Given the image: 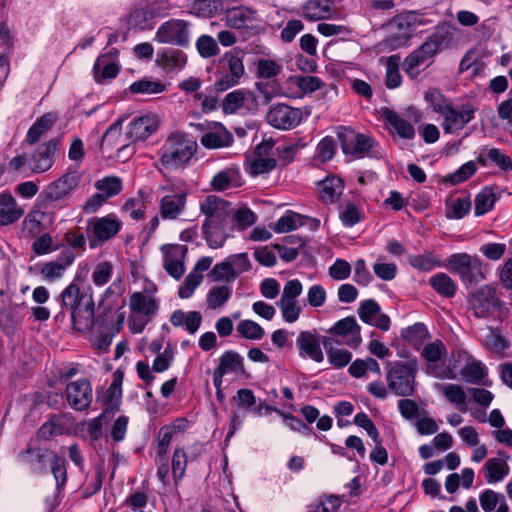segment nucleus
Here are the masks:
<instances>
[{"label":"nucleus","mask_w":512,"mask_h":512,"mask_svg":"<svg viewBox=\"0 0 512 512\" xmlns=\"http://www.w3.org/2000/svg\"><path fill=\"white\" fill-rule=\"evenodd\" d=\"M227 209L228 201L216 195H208L200 202V212L205 215L202 236L212 249L223 247L233 231Z\"/></svg>","instance_id":"f257e3e1"},{"label":"nucleus","mask_w":512,"mask_h":512,"mask_svg":"<svg viewBox=\"0 0 512 512\" xmlns=\"http://www.w3.org/2000/svg\"><path fill=\"white\" fill-rule=\"evenodd\" d=\"M197 150V143L185 135L175 133L170 135L160 154V163L167 170H176L189 163Z\"/></svg>","instance_id":"f03ea898"},{"label":"nucleus","mask_w":512,"mask_h":512,"mask_svg":"<svg viewBox=\"0 0 512 512\" xmlns=\"http://www.w3.org/2000/svg\"><path fill=\"white\" fill-rule=\"evenodd\" d=\"M445 267L466 286H474L486 279L483 262L478 255L454 253L447 258Z\"/></svg>","instance_id":"7ed1b4c3"},{"label":"nucleus","mask_w":512,"mask_h":512,"mask_svg":"<svg viewBox=\"0 0 512 512\" xmlns=\"http://www.w3.org/2000/svg\"><path fill=\"white\" fill-rule=\"evenodd\" d=\"M386 368L388 388L397 396H412L415 392V379L418 370L416 360L387 363Z\"/></svg>","instance_id":"20e7f679"},{"label":"nucleus","mask_w":512,"mask_h":512,"mask_svg":"<svg viewBox=\"0 0 512 512\" xmlns=\"http://www.w3.org/2000/svg\"><path fill=\"white\" fill-rule=\"evenodd\" d=\"M340 147L345 155L356 159L367 157H381L379 146L375 140L353 129L340 127L337 132Z\"/></svg>","instance_id":"39448f33"},{"label":"nucleus","mask_w":512,"mask_h":512,"mask_svg":"<svg viewBox=\"0 0 512 512\" xmlns=\"http://www.w3.org/2000/svg\"><path fill=\"white\" fill-rule=\"evenodd\" d=\"M122 228V222L115 214L103 217H92L88 220L87 233L91 249L100 247L114 238Z\"/></svg>","instance_id":"423d86ee"},{"label":"nucleus","mask_w":512,"mask_h":512,"mask_svg":"<svg viewBox=\"0 0 512 512\" xmlns=\"http://www.w3.org/2000/svg\"><path fill=\"white\" fill-rule=\"evenodd\" d=\"M469 303L476 318H487L494 310L503 307L498 298L496 289L491 285H484L469 296Z\"/></svg>","instance_id":"0eeeda50"},{"label":"nucleus","mask_w":512,"mask_h":512,"mask_svg":"<svg viewBox=\"0 0 512 512\" xmlns=\"http://www.w3.org/2000/svg\"><path fill=\"white\" fill-rule=\"evenodd\" d=\"M190 23L181 19H170L157 30L155 39L160 43L187 47L190 43Z\"/></svg>","instance_id":"6e6552de"},{"label":"nucleus","mask_w":512,"mask_h":512,"mask_svg":"<svg viewBox=\"0 0 512 512\" xmlns=\"http://www.w3.org/2000/svg\"><path fill=\"white\" fill-rule=\"evenodd\" d=\"M302 116L301 109L279 103L269 109L266 114V121L276 129L290 130L300 124Z\"/></svg>","instance_id":"1a4fd4ad"},{"label":"nucleus","mask_w":512,"mask_h":512,"mask_svg":"<svg viewBox=\"0 0 512 512\" xmlns=\"http://www.w3.org/2000/svg\"><path fill=\"white\" fill-rule=\"evenodd\" d=\"M65 394L69 406L75 411H86L93 401L92 385L86 378L69 382Z\"/></svg>","instance_id":"9d476101"},{"label":"nucleus","mask_w":512,"mask_h":512,"mask_svg":"<svg viewBox=\"0 0 512 512\" xmlns=\"http://www.w3.org/2000/svg\"><path fill=\"white\" fill-rule=\"evenodd\" d=\"M57 453L48 448L27 447L18 454V460L27 466L34 474H45L48 471V465Z\"/></svg>","instance_id":"9b49d317"},{"label":"nucleus","mask_w":512,"mask_h":512,"mask_svg":"<svg viewBox=\"0 0 512 512\" xmlns=\"http://www.w3.org/2000/svg\"><path fill=\"white\" fill-rule=\"evenodd\" d=\"M80 180L81 175L77 171L65 173L47 186L44 191L46 199L52 202L65 199L78 187Z\"/></svg>","instance_id":"f8f14e48"},{"label":"nucleus","mask_w":512,"mask_h":512,"mask_svg":"<svg viewBox=\"0 0 512 512\" xmlns=\"http://www.w3.org/2000/svg\"><path fill=\"white\" fill-rule=\"evenodd\" d=\"M476 109L470 104L462 105L460 110H456L451 105L447 111L442 115L443 123L442 128L445 134H453L458 130L465 127L475 116Z\"/></svg>","instance_id":"ddd939ff"},{"label":"nucleus","mask_w":512,"mask_h":512,"mask_svg":"<svg viewBox=\"0 0 512 512\" xmlns=\"http://www.w3.org/2000/svg\"><path fill=\"white\" fill-rule=\"evenodd\" d=\"M160 120L155 114L133 119L127 126L126 136L132 142L144 141L159 128Z\"/></svg>","instance_id":"4468645a"},{"label":"nucleus","mask_w":512,"mask_h":512,"mask_svg":"<svg viewBox=\"0 0 512 512\" xmlns=\"http://www.w3.org/2000/svg\"><path fill=\"white\" fill-rule=\"evenodd\" d=\"M357 312L359 318L364 323L375 326L382 331H388L390 329V317L381 313V307L374 299L362 301Z\"/></svg>","instance_id":"2eb2a0df"},{"label":"nucleus","mask_w":512,"mask_h":512,"mask_svg":"<svg viewBox=\"0 0 512 512\" xmlns=\"http://www.w3.org/2000/svg\"><path fill=\"white\" fill-rule=\"evenodd\" d=\"M58 145V138H53L39 145L29 159L30 169L36 173L49 170L54 163V155Z\"/></svg>","instance_id":"dca6fc26"},{"label":"nucleus","mask_w":512,"mask_h":512,"mask_svg":"<svg viewBox=\"0 0 512 512\" xmlns=\"http://www.w3.org/2000/svg\"><path fill=\"white\" fill-rule=\"evenodd\" d=\"M233 373L236 376H247L244 367V358L234 350L225 351L219 358V364L213 370V378L217 381L224 375Z\"/></svg>","instance_id":"f3484780"},{"label":"nucleus","mask_w":512,"mask_h":512,"mask_svg":"<svg viewBox=\"0 0 512 512\" xmlns=\"http://www.w3.org/2000/svg\"><path fill=\"white\" fill-rule=\"evenodd\" d=\"M296 345L299 348L301 357H308L318 363L324 360V355L320 347V339L315 331H301L296 340Z\"/></svg>","instance_id":"a211bd4d"},{"label":"nucleus","mask_w":512,"mask_h":512,"mask_svg":"<svg viewBox=\"0 0 512 512\" xmlns=\"http://www.w3.org/2000/svg\"><path fill=\"white\" fill-rule=\"evenodd\" d=\"M70 313L74 329L79 332L90 330L94 325V300L92 296L82 299V303Z\"/></svg>","instance_id":"6ab92c4d"},{"label":"nucleus","mask_w":512,"mask_h":512,"mask_svg":"<svg viewBox=\"0 0 512 512\" xmlns=\"http://www.w3.org/2000/svg\"><path fill=\"white\" fill-rule=\"evenodd\" d=\"M74 260L75 254L73 251L66 249L61 252L56 260L46 262L42 266L40 273L46 280L53 282L64 275L67 267L72 265Z\"/></svg>","instance_id":"aec40b11"},{"label":"nucleus","mask_w":512,"mask_h":512,"mask_svg":"<svg viewBox=\"0 0 512 512\" xmlns=\"http://www.w3.org/2000/svg\"><path fill=\"white\" fill-rule=\"evenodd\" d=\"M188 189L183 188L172 195L164 196L160 201V214L164 219H176L186 206Z\"/></svg>","instance_id":"412c9836"},{"label":"nucleus","mask_w":512,"mask_h":512,"mask_svg":"<svg viewBox=\"0 0 512 512\" xmlns=\"http://www.w3.org/2000/svg\"><path fill=\"white\" fill-rule=\"evenodd\" d=\"M361 327L358 325L355 317L348 316L337 321L330 329L329 333L338 336L351 335L350 340L347 341V345L352 348H357L361 342Z\"/></svg>","instance_id":"4be33fe9"},{"label":"nucleus","mask_w":512,"mask_h":512,"mask_svg":"<svg viewBox=\"0 0 512 512\" xmlns=\"http://www.w3.org/2000/svg\"><path fill=\"white\" fill-rule=\"evenodd\" d=\"M333 0H308L302 5V16L308 21L328 19L334 13Z\"/></svg>","instance_id":"5701e85b"},{"label":"nucleus","mask_w":512,"mask_h":512,"mask_svg":"<svg viewBox=\"0 0 512 512\" xmlns=\"http://www.w3.org/2000/svg\"><path fill=\"white\" fill-rule=\"evenodd\" d=\"M25 301L23 299L14 300L12 297L8 301L0 304V326L5 322L7 325H19L24 319Z\"/></svg>","instance_id":"b1692460"},{"label":"nucleus","mask_w":512,"mask_h":512,"mask_svg":"<svg viewBox=\"0 0 512 512\" xmlns=\"http://www.w3.org/2000/svg\"><path fill=\"white\" fill-rule=\"evenodd\" d=\"M381 116L384 121L403 139H413L415 129L411 123L402 118L396 111L390 108H382Z\"/></svg>","instance_id":"393cba45"},{"label":"nucleus","mask_w":512,"mask_h":512,"mask_svg":"<svg viewBox=\"0 0 512 512\" xmlns=\"http://www.w3.org/2000/svg\"><path fill=\"white\" fill-rule=\"evenodd\" d=\"M23 214L24 210L17 205L15 198L10 193L0 194V226L15 223Z\"/></svg>","instance_id":"a878e982"},{"label":"nucleus","mask_w":512,"mask_h":512,"mask_svg":"<svg viewBox=\"0 0 512 512\" xmlns=\"http://www.w3.org/2000/svg\"><path fill=\"white\" fill-rule=\"evenodd\" d=\"M157 64L167 73L181 70L187 62L186 54L179 49L167 48L157 55Z\"/></svg>","instance_id":"bb28decb"},{"label":"nucleus","mask_w":512,"mask_h":512,"mask_svg":"<svg viewBox=\"0 0 512 512\" xmlns=\"http://www.w3.org/2000/svg\"><path fill=\"white\" fill-rule=\"evenodd\" d=\"M254 16L255 11L251 8L245 6L233 7L226 10L225 21L227 26L241 29L247 27L249 22L254 21Z\"/></svg>","instance_id":"cd10ccee"},{"label":"nucleus","mask_w":512,"mask_h":512,"mask_svg":"<svg viewBox=\"0 0 512 512\" xmlns=\"http://www.w3.org/2000/svg\"><path fill=\"white\" fill-rule=\"evenodd\" d=\"M56 121L57 115L55 113H46L39 117L29 128L26 135V142L30 145L36 144L40 138L54 126Z\"/></svg>","instance_id":"c85d7f7f"},{"label":"nucleus","mask_w":512,"mask_h":512,"mask_svg":"<svg viewBox=\"0 0 512 512\" xmlns=\"http://www.w3.org/2000/svg\"><path fill=\"white\" fill-rule=\"evenodd\" d=\"M200 142L205 148L209 149L227 147L232 144L233 135L222 125H219L215 130L203 134Z\"/></svg>","instance_id":"c756f323"},{"label":"nucleus","mask_w":512,"mask_h":512,"mask_svg":"<svg viewBox=\"0 0 512 512\" xmlns=\"http://www.w3.org/2000/svg\"><path fill=\"white\" fill-rule=\"evenodd\" d=\"M321 199L325 203L335 202L343 192V180L337 176H328L319 183Z\"/></svg>","instance_id":"7c9ffc66"},{"label":"nucleus","mask_w":512,"mask_h":512,"mask_svg":"<svg viewBox=\"0 0 512 512\" xmlns=\"http://www.w3.org/2000/svg\"><path fill=\"white\" fill-rule=\"evenodd\" d=\"M224 0H191L189 13L210 18L224 9Z\"/></svg>","instance_id":"2f4dec72"},{"label":"nucleus","mask_w":512,"mask_h":512,"mask_svg":"<svg viewBox=\"0 0 512 512\" xmlns=\"http://www.w3.org/2000/svg\"><path fill=\"white\" fill-rule=\"evenodd\" d=\"M120 70L117 62L107 61L106 56H99L93 66V76L97 83L115 78Z\"/></svg>","instance_id":"473e14b6"},{"label":"nucleus","mask_w":512,"mask_h":512,"mask_svg":"<svg viewBox=\"0 0 512 512\" xmlns=\"http://www.w3.org/2000/svg\"><path fill=\"white\" fill-rule=\"evenodd\" d=\"M467 383L487 385L484 378L487 376L486 366L479 360L472 359L460 371Z\"/></svg>","instance_id":"72a5a7b5"},{"label":"nucleus","mask_w":512,"mask_h":512,"mask_svg":"<svg viewBox=\"0 0 512 512\" xmlns=\"http://www.w3.org/2000/svg\"><path fill=\"white\" fill-rule=\"evenodd\" d=\"M227 210L229 211V216H231L230 223L231 225H233V230L235 228L239 230H245L248 227L252 226L257 220V216L255 215V213L247 207L235 210L232 207L231 203L228 202Z\"/></svg>","instance_id":"f704fd0d"},{"label":"nucleus","mask_w":512,"mask_h":512,"mask_svg":"<svg viewBox=\"0 0 512 512\" xmlns=\"http://www.w3.org/2000/svg\"><path fill=\"white\" fill-rule=\"evenodd\" d=\"M129 306L133 312L150 316L158 310V303L154 298H147L141 292H134L129 298Z\"/></svg>","instance_id":"c9c22d12"},{"label":"nucleus","mask_w":512,"mask_h":512,"mask_svg":"<svg viewBox=\"0 0 512 512\" xmlns=\"http://www.w3.org/2000/svg\"><path fill=\"white\" fill-rule=\"evenodd\" d=\"M485 479L488 483L499 482L509 474V466L504 460L489 458L485 465Z\"/></svg>","instance_id":"e433bc0d"},{"label":"nucleus","mask_w":512,"mask_h":512,"mask_svg":"<svg viewBox=\"0 0 512 512\" xmlns=\"http://www.w3.org/2000/svg\"><path fill=\"white\" fill-rule=\"evenodd\" d=\"M431 287L441 296L451 298L457 291L453 279L446 273L440 272L429 279Z\"/></svg>","instance_id":"4c0bfd02"},{"label":"nucleus","mask_w":512,"mask_h":512,"mask_svg":"<svg viewBox=\"0 0 512 512\" xmlns=\"http://www.w3.org/2000/svg\"><path fill=\"white\" fill-rule=\"evenodd\" d=\"M129 90L133 94L153 95L166 91L167 86L160 80H153L151 78L145 77L133 82L130 85Z\"/></svg>","instance_id":"58836bf2"},{"label":"nucleus","mask_w":512,"mask_h":512,"mask_svg":"<svg viewBox=\"0 0 512 512\" xmlns=\"http://www.w3.org/2000/svg\"><path fill=\"white\" fill-rule=\"evenodd\" d=\"M90 295L80 294L79 286L72 282L60 294V302L62 309L70 312L82 303V299L89 298Z\"/></svg>","instance_id":"ea45409f"},{"label":"nucleus","mask_w":512,"mask_h":512,"mask_svg":"<svg viewBox=\"0 0 512 512\" xmlns=\"http://www.w3.org/2000/svg\"><path fill=\"white\" fill-rule=\"evenodd\" d=\"M122 374L114 373V379L108 389L107 397L104 401V412H116L119 410L121 398Z\"/></svg>","instance_id":"a19ab883"},{"label":"nucleus","mask_w":512,"mask_h":512,"mask_svg":"<svg viewBox=\"0 0 512 512\" xmlns=\"http://www.w3.org/2000/svg\"><path fill=\"white\" fill-rule=\"evenodd\" d=\"M408 262L413 268L423 272L431 271L436 267L445 266L440 259H438L432 252L428 251L420 255L409 256Z\"/></svg>","instance_id":"79ce46f5"},{"label":"nucleus","mask_w":512,"mask_h":512,"mask_svg":"<svg viewBox=\"0 0 512 512\" xmlns=\"http://www.w3.org/2000/svg\"><path fill=\"white\" fill-rule=\"evenodd\" d=\"M94 186L107 200L120 194L123 189L122 180L117 176H106L99 179Z\"/></svg>","instance_id":"37998d69"},{"label":"nucleus","mask_w":512,"mask_h":512,"mask_svg":"<svg viewBox=\"0 0 512 512\" xmlns=\"http://www.w3.org/2000/svg\"><path fill=\"white\" fill-rule=\"evenodd\" d=\"M450 40L451 34L449 31L438 30L432 33L421 46L435 56L439 51L448 46Z\"/></svg>","instance_id":"c03bdc74"},{"label":"nucleus","mask_w":512,"mask_h":512,"mask_svg":"<svg viewBox=\"0 0 512 512\" xmlns=\"http://www.w3.org/2000/svg\"><path fill=\"white\" fill-rule=\"evenodd\" d=\"M400 61L401 58L399 55H391L387 58L385 85L389 89H394L401 85L402 77L399 72Z\"/></svg>","instance_id":"a18cd8bd"},{"label":"nucleus","mask_w":512,"mask_h":512,"mask_svg":"<svg viewBox=\"0 0 512 512\" xmlns=\"http://www.w3.org/2000/svg\"><path fill=\"white\" fill-rule=\"evenodd\" d=\"M424 99L432 107L433 111L441 116L453 105L438 89L430 88L424 93Z\"/></svg>","instance_id":"49530a36"},{"label":"nucleus","mask_w":512,"mask_h":512,"mask_svg":"<svg viewBox=\"0 0 512 512\" xmlns=\"http://www.w3.org/2000/svg\"><path fill=\"white\" fill-rule=\"evenodd\" d=\"M306 223L305 216L291 212L278 219L275 224L274 230L277 233H285L293 231Z\"/></svg>","instance_id":"de8ad7c7"},{"label":"nucleus","mask_w":512,"mask_h":512,"mask_svg":"<svg viewBox=\"0 0 512 512\" xmlns=\"http://www.w3.org/2000/svg\"><path fill=\"white\" fill-rule=\"evenodd\" d=\"M402 338L411 345H419L426 338H430L428 329L424 323L418 322L408 326L401 332Z\"/></svg>","instance_id":"09e8293b"},{"label":"nucleus","mask_w":512,"mask_h":512,"mask_svg":"<svg viewBox=\"0 0 512 512\" xmlns=\"http://www.w3.org/2000/svg\"><path fill=\"white\" fill-rule=\"evenodd\" d=\"M496 195L491 187H485L475 197V215L481 216L488 213L494 206Z\"/></svg>","instance_id":"8fccbe9b"},{"label":"nucleus","mask_w":512,"mask_h":512,"mask_svg":"<svg viewBox=\"0 0 512 512\" xmlns=\"http://www.w3.org/2000/svg\"><path fill=\"white\" fill-rule=\"evenodd\" d=\"M339 217L345 227H353L362 220L363 213L355 203L347 202L340 206Z\"/></svg>","instance_id":"3c124183"},{"label":"nucleus","mask_w":512,"mask_h":512,"mask_svg":"<svg viewBox=\"0 0 512 512\" xmlns=\"http://www.w3.org/2000/svg\"><path fill=\"white\" fill-rule=\"evenodd\" d=\"M477 171L474 161H468L461 165L455 172L444 177L443 182L458 185L470 179Z\"/></svg>","instance_id":"603ef678"},{"label":"nucleus","mask_w":512,"mask_h":512,"mask_svg":"<svg viewBox=\"0 0 512 512\" xmlns=\"http://www.w3.org/2000/svg\"><path fill=\"white\" fill-rule=\"evenodd\" d=\"M65 424L60 416L54 415L39 428V437L49 440L52 437L64 434Z\"/></svg>","instance_id":"864d4df0"},{"label":"nucleus","mask_w":512,"mask_h":512,"mask_svg":"<svg viewBox=\"0 0 512 512\" xmlns=\"http://www.w3.org/2000/svg\"><path fill=\"white\" fill-rule=\"evenodd\" d=\"M246 95H251L249 92L244 90H234L228 93L222 101V110L225 114H234L243 105L246 100Z\"/></svg>","instance_id":"5fc2aeb1"},{"label":"nucleus","mask_w":512,"mask_h":512,"mask_svg":"<svg viewBox=\"0 0 512 512\" xmlns=\"http://www.w3.org/2000/svg\"><path fill=\"white\" fill-rule=\"evenodd\" d=\"M231 289L226 286L212 287L207 294V306L210 309H217L222 307L231 296Z\"/></svg>","instance_id":"6e6d98bb"},{"label":"nucleus","mask_w":512,"mask_h":512,"mask_svg":"<svg viewBox=\"0 0 512 512\" xmlns=\"http://www.w3.org/2000/svg\"><path fill=\"white\" fill-rule=\"evenodd\" d=\"M220 69L238 78H241L245 71L242 58L232 53H226L220 60Z\"/></svg>","instance_id":"4d7b16f0"},{"label":"nucleus","mask_w":512,"mask_h":512,"mask_svg":"<svg viewBox=\"0 0 512 512\" xmlns=\"http://www.w3.org/2000/svg\"><path fill=\"white\" fill-rule=\"evenodd\" d=\"M49 465L56 481V489L61 491L67 482L66 461L57 453Z\"/></svg>","instance_id":"13d9d810"},{"label":"nucleus","mask_w":512,"mask_h":512,"mask_svg":"<svg viewBox=\"0 0 512 512\" xmlns=\"http://www.w3.org/2000/svg\"><path fill=\"white\" fill-rule=\"evenodd\" d=\"M437 388L443 393L449 402L454 403L459 407L466 405V393L462 386L458 384H437Z\"/></svg>","instance_id":"bf43d9fd"},{"label":"nucleus","mask_w":512,"mask_h":512,"mask_svg":"<svg viewBox=\"0 0 512 512\" xmlns=\"http://www.w3.org/2000/svg\"><path fill=\"white\" fill-rule=\"evenodd\" d=\"M276 305L279 307L282 317L287 323L296 322L302 311L297 300L279 299Z\"/></svg>","instance_id":"052dcab7"},{"label":"nucleus","mask_w":512,"mask_h":512,"mask_svg":"<svg viewBox=\"0 0 512 512\" xmlns=\"http://www.w3.org/2000/svg\"><path fill=\"white\" fill-rule=\"evenodd\" d=\"M188 463V456L184 449L176 448L172 457V474L175 484H177L185 475Z\"/></svg>","instance_id":"680f3d73"},{"label":"nucleus","mask_w":512,"mask_h":512,"mask_svg":"<svg viewBox=\"0 0 512 512\" xmlns=\"http://www.w3.org/2000/svg\"><path fill=\"white\" fill-rule=\"evenodd\" d=\"M153 19V12H150L145 6L134 9L129 15L128 22L133 27L145 30L150 28V22Z\"/></svg>","instance_id":"e2e57ef3"},{"label":"nucleus","mask_w":512,"mask_h":512,"mask_svg":"<svg viewBox=\"0 0 512 512\" xmlns=\"http://www.w3.org/2000/svg\"><path fill=\"white\" fill-rule=\"evenodd\" d=\"M277 166V161L274 158H257L251 161L246 171L251 176L255 177L258 175H263L271 172Z\"/></svg>","instance_id":"0e129e2a"},{"label":"nucleus","mask_w":512,"mask_h":512,"mask_svg":"<svg viewBox=\"0 0 512 512\" xmlns=\"http://www.w3.org/2000/svg\"><path fill=\"white\" fill-rule=\"evenodd\" d=\"M237 331L246 339L260 340L263 338L264 329L255 321L243 320L237 325Z\"/></svg>","instance_id":"69168bd1"},{"label":"nucleus","mask_w":512,"mask_h":512,"mask_svg":"<svg viewBox=\"0 0 512 512\" xmlns=\"http://www.w3.org/2000/svg\"><path fill=\"white\" fill-rule=\"evenodd\" d=\"M471 209V201L469 198H457L450 207L446 208L445 214L448 219H462Z\"/></svg>","instance_id":"338daca9"},{"label":"nucleus","mask_w":512,"mask_h":512,"mask_svg":"<svg viewBox=\"0 0 512 512\" xmlns=\"http://www.w3.org/2000/svg\"><path fill=\"white\" fill-rule=\"evenodd\" d=\"M341 505V500L338 496L329 495L325 500L320 498L317 502L309 505L310 512H335Z\"/></svg>","instance_id":"774afa93"}]
</instances>
